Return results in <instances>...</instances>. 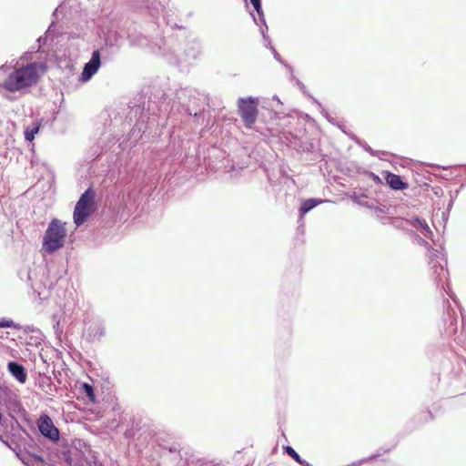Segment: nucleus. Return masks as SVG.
<instances>
[{"label": "nucleus", "mask_w": 466, "mask_h": 466, "mask_svg": "<svg viewBox=\"0 0 466 466\" xmlns=\"http://www.w3.org/2000/svg\"><path fill=\"white\" fill-rule=\"evenodd\" d=\"M96 193L92 187L86 188L79 197L76 205L92 209L95 205Z\"/></svg>", "instance_id": "obj_19"}, {"label": "nucleus", "mask_w": 466, "mask_h": 466, "mask_svg": "<svg viewBox=\"0 0 466 466\" xmlns=\"http://www.w3.org/2000/svg\"><path fill=\"white\" fill-rule=\"evenodd\" d=\"M17 275L23 281L28 282L31 279L30 269L28 268H20Z\"/></svg>", "instance_id": "obj_33"}, {"label": "nucleus", "mask_w": 466, "mask_h": 466, "mask_svg": "<svg viewBox=\"0 0 466 466\" xmlns=\"http://www.w3.org/2000/svg\"><path fill=\"white\" fill-rule=\"evenodd\" d=\"M0 405L7 410L8 415L11 418L20 415L32 427V420L29 419L28 413L19 400L18 395L6 386L0 387Z\"/></svg>", "instance_id": "obj_5"}, {"label": "nucleus", "mask_w": 466, "mask_h": 466, "mask_svg": "<svg viewBox=\"0 0 466 466\" xmlns=\"http://www.w3.org/2000/svg\"><path fill=\"white\" fill-rule=\"evenodd\" d=\"M359 174H364L366 175L367 177H369L377 186H383L384 185V182L382 180L381 177H380V176H378L377 174H375L374 172L372 171H370V170H366V169H363V170H359L358 171Z\"/></svg>", "instance_id": "obj_27"}, {"label": "nucleus", "mask_w": 466, "mask_h": 466, "mask_svg": "<svg viewBox=\"0 0 466 466\" xmlns=\"http://www.w3.org/2000/svg\"><path fill=\"white\" fill-rule=\"evenodd\" d=\"M454 202H455L454 199L450 198V200H449V202H448V204L446 206V210H448V212L451 211V209L453 208V205H454Z\"/></svg>", "instance_id": "obj_47"}, {"label": "nucleus", "mask_w": 466, "mask_h": 466, "mask_svg": "<svg viewBox=\"0 0 466 466\" xmlns=\"http://www.w3.org/2000/svg\"><path fill=\"white\" fill-rule=\"evenodd\" d=\"M208 96L192 87L180 88L174 98H168L158 86H148L147 91L135 96L128 101H120L100 114L105 130L113 137L119 147H133L143 137L157 136L160 115L167 117L182 111L197 119V123L208 127L210 112Z\"/></svg>", "instance_id": "obj_1"}, {"label": "nucleus", "mask_w": 466, "mask_h": 466, "mask_svg": "<svg viewBox=\"0 0 466 466\" xmlns=\"http://www.w3.org/2000/svg\"><path fill=\"white\" fill-rule=\"evenodd\" d=\"M364 141H365V140H363V139H361V138H359V139H358V141L356 142V144H357L359 147H361Z\"/></svg>", "instance_id": "obj_59"}, {"label": "nucleus", "mask_w": 466, "mask_h": 466, "mask_svg": "<svg viewBox=\"0 0 466 466\" xmlns=\"http://www.w3.org/2000/svg\"><path fill=\"white\" fill-rule=\"evenodd\" d=\"M43 118L36 119L32 121L27 127H25L24 130L25 140L28 143H32L35 137V135L38 134Z\"/></svg>", "instance_id": "obj_20"}, {"label": "nucleus", "mask_w": 466, "mask_h": 466, "mask_svg": "<svg viewBox=\"0 0 466 466\" xmlns=\"http://www.w3.org/2000/svg\"><path fill=\"white\" fill-rule=\"evenodd\" d=\"M7 370L10 375L19 383L24 384L27 380L26 368L16 360H9L7 362Z\"/></svg>", "instance_id": "obj_15"}, {"label": "nucleus", "mask_w": 466, "mask_h": 466, "mask_svg": "<svg viewBox=\"0 0 466 466\" xmlns=\"http://www.w3.org/2000/svg\"><path fill=\"white\" fill-rule=\"evenodd\" d=\"M283 453L290 456L297 463H301L303 458L290 446H283Z\"/></svg>", "instance_id": "obj_24"}, {"label": "nucleus", "mask_w": 466, "mask_h": 466, "mask_svg": "<svg viewBox=\"0 0 466 466\" xmlns=\"http://www.w3.org/2000/svg\"><path fill=\"white\" fill-rule=\"evenodd\" d=\"M80 391L92 402H96V395L95 387L88 382H82L80 385Z\"/></svg>", "instance_id": "obj_22"}, {"label": "nucleus", "mask_w": 466, "mask_h": 466, "mask_svg": "<svg viewBox=\"0 0 466 466\" xmlns=\"http://www.w3.org/2000/svg\"><path fill=\"white\" fill-rule=\"evenodd\" d=\"M258 15L262 17V0H249Z\"/></svg>", "instance_id": "obj_38"}, {"label": "nucleus", "mask_w": 466, "mask_h": 466, "mask_svg": "<svg viewBox=\"0 0 466 466\" xmlns=\"http://www.w3.org/2000/svg\"><path fill=\"white\" fill-rule=\"evenodd\" d=\"M451 298L452 299V300L455 302V303H458V299L455 298L454 294L452 295H450Z\"/></svg>", "instance_id": "obj_60"}, {"label": "nucleus", "mask_w": 466, "mask_h": 466, "mask_svg": "<svg viewBox=\"0 0 466 466\" xmlns=\"http://www.w3.org/2000/svg\"><path fill=\"white\" fill-rule=\"evenodd\" d=\"M53 373H54V376H55V378L56 379V380H58V383H61V380H59V378H58V376H61L60 371H57V372H56V371L54 370H53Z\"/></svg>", "instance_id": "obj_52"}, {"label": "nucleus", "mask_w": 466, "mask_h": 466, "mask_svg": "<svg viewBox=\"0 0 466 466\" xmlns=\"http://www.w3.org/2000/svg\"><path fill=\"white\" fill-rule=\"evenodd\" d=\"M312 101L314 104H316L318 106V107L319 108L320 110V113L321 115L331 124H335L334 123V118L331 117L329 115V112L323 107L322 104L315 97H312Z\"/></svg>", "instance_id": "obj_28"}, {"label": "nucleus", "mask_w": 466, "mask_h": 466, "mask_svg": "<svg viewBox=\"0 0 466 466\" xmlns=\"http://www.w3.org/2000/svg\"><path fill=\"white\" fill-rule=\"evenodd\" d=\"M24 329L25 332H31L34 330V327L33 326H25Z\"/></svg>", "instance_id": "obj_55"}, {"label": "nucleus", "mask_w": 466, "mask_h": 466, "mask_svg": "<svg viewBox=\"0 0 466 466\" xmlns=\"http://www.w3.org/2000/svg\"><path fill=\"white\" fill-rule=\"evenodd\" d=\"M58 326H59V323H56V326H54V328L56 329V333H57L58 329L56 327H58Z\"/></svg>", "instance_id": "obj_64"}, {"label": "nucleus", "mask_w": 466, "mask_h": 466, "mask_svg": "<svg viewBox=\"0 0 466 466\" xmlns=\"http://www.w3.org/2000/svg\"><path fill=\"white\" fill-rule=\"evenodd\" d=\"M56 22L52 21V23L50 24L49 27L47 28V30L46 32V35H48L49 36H51L52 40H54L55 38H57L61 35L60 32L56 31Z\"/></svg>", "instance_id": "obj_31"}, {"label": "nucleus", "mask_w": 466, "mask_h": 466, "mask_svg": "<svg viewBox=\"0 0 466 466\" xmlns=\"http://www.w3.org/2000/svg\"><path fill=\"white\" fill-rule=\"evenodd\" d=\"M35 458L38 461H43V457L41 455H35Z\"/></svg>", "instance_id": "obj_61"}, {"label": "nucleus", "mask_w": 466, "mask_h": 466, "mask_svg": "<svg viewBox=\"0 0 466 466\" xmlns=\"http://www.w3.org/2000/svg\"><path fill=\"white\" fill-rule=\"evenodd\" d=\"M450 213L451 212H448V210L445 209V211L442 212V220L444 223H447L448 219H449V216H450Z\"/></svg>", "instance_id": "obj_48"}, {"label": "nucleus", "mask_w": 466, "mask_h": 466, "mask_svg": "<svg viewBox=\"0 0 466 466\" xmlns=\"http://www.w3.org/2000/svg\"><path fill=\"white\" fill-rule=\"evenodd\" d=\"M152 5H157L160 7L161 13L165 18L167 15H169V13L172 11L169 7V0H154Z\"/></svg>", "instance_id": "obj_26"}, {"label": "nucleus", "mask_w": 466, "mask_h": 466, "mask_svg": "<svg viewBox=\"0 0 466 466\" xmlns=\"http://www.w3.org/2000/svg\"><path fill=\"white\" fill-rule=\"evenodd\" d=\"M53 373H54V376H55V378L56 379V380H58V383H61V380H59V378H58V376H61L60 371H57V372H56V371L54 370H53Z\"/></svg>", "instance_id": "obj_53"}, {"label": "nucleus", "mask_w": 466, "mask_h": 466, "mask_svg": "<svg viewBox=\"0 0 466 466\" xmlns=\"http://www.w3.org/2000/svg\"><path fill=\"white\" fill-rule=\"evenodd\" d=\"M463 187H465V184H461V187L458 189L454 190V191H450V198L455 200L458 198V196H459V194L461 192V189Z\"/></svg>", "instance_id": "obj_42"}, {"label": "nucleus", "mask_w": 466, "mask_h": 466, "mask_svg": "<svg viewBox=\"0 0 466 466\" xmlns=\"http://www.w3.org/2000/svg\"><path fill=\"white\" fill-rule=\"evenodd\" d=\"M424 222H425V220L423 218H420L418 216H414L411 218L410 224L414 228L420 229V228L424 224Z\"/></svg>", "instance_id": "obj_39"}, {"label": "nucleus", "mask_w": 466, "mask_h": 466, "mask_svg": "<svg viewBox=\"0 0 466 466\" xmlns=\"http://www.w3.org/2000/svg\"><path fill=\"white\" fill-rule=\"evenodd\" d=\"M48 36H49L48 35L45 34V35H41V36H39L36 39V42L38 43V47L39 48H42V47H44L46 45V41H47V37Z\"/></svg>", "instance_id": "obj_41"}, {"label": "nucleus", "mask_w": 466, "mask_h": 466, "mask_svg": "<svg viewBox=\"0 0 466 466\" xmlns=\"http://www.w3.org/2000/svg\"><path fill=\"white\" fill-rule=\"evenodd\" d=\"M167 25L171 29H178L180 32L176 35H170L162 38L164 51L174 55L177 59L190 63L202 56V42L194 34L186 35L185 28L177 23L171 24L169 20Z\"/></svg>", "instance_id": "obj_2"}, {"label": "nucleus", "mask_w": 466, "mask_h": 466, "mask_svg": "<svg viewBox=\"0 0 466 466\" xmlns=\"http://www.w3.org/2000/svg\"><path fill=\"white\" fill-rule=\"evenodd\" d=\"M423 416L425 417L426 420L432 419V414L430 410H427L426 412H424Z\"/></svg>", "instance_id": "obj_50"}, {"label": "nucleus", "mask_w": 466, "mask_h": 466, "mask_svg": "<svg viewBox=\"0 0 466 466\" xmlns=\"http://www.w3.org/2000/svg\"><path fill=\"white\" fill-rule=\"evenodd\" d=\"M421 234L425 237V238H432L433 237V232L431 231V229L430 228V227L428 226V224L426 223V221L424 222V224L419 229Z\"/></svg>", "instance_id": "obj_37"}, {"label": "nucleus", "mask_w": 466, "mask_h": 466, "mask_svg": "<svg viewBox=\"0 0 466 466\" xmlns=\"http://www.w3.org/2000/svg\"><path fill=\"white\" fill-rule=\"evenodd\" d=\"M66 224L53 218L47 225L42 240V248L47 254H54L62 248L66 238Z\"/></svg>", "instance_id": "obj_4"}, {"label": "nucleus", "mask_w": 466, "mask_h": 466, "mask_svg": "<svg viewBox=\"0 0 466 466\" xmlns=\"http://www.w3.org/2000/svg\"><path fill=\"white\" fill-rule=\"evenodd\" d=\"M95 337H97L100 339L101 337L105 336V329L104 328H98L96 333L94 334Z\"/></svg>", "instance_id": "obj_46"}, {"label": "nucleus", "mask_w": 466, "mask_h": 466, "mask_svg": "<svg viewBox=\"0 0 466 466\" xmlns=\"http://www.w3.org/2000/svg\"><path fill=\"white\" fill-rule=\"evenodd\" d=\"M102 66L101 48L94 49L90 59L84 65L83 70L79 75L78 80L81 83H86L98 72Z\"/></svg>", "instance_id": "obj_11"}, {"label": "nucleus", "mask_w": 466, "mask_h": 466, "mask_svg": "<svg viewBox=\"0 0 466 466\" xmlns=\"http://www.w3.org/2000/svg\"><path fill=\"white\" fill-rule=\"evenodd\" d=\"M360 190H362L361 194H358L357 192L354 191L349 196L350 198L351 199V201L354 202L355 204H362L361 198H368L367 193H366L367 189L360 188Z\"/></svg>", "instance_id": "obj_29"}, {"label": "nucleus", "mask_w": 466, "mask_h": 466, "mask_svg": "<svg viewBox=\"0 0 466 466\" xmlns=\"http://www.w3.org/2000/svg\"><path fill=\"white\" fill-rule=\"evenodd\" d=\"M440 192L442 194L443 191L441 187H436L435 190H434V194L439 196Z\"/></svg>", "instance_id": "obj_57"}, {"label": "nucleus", "mask_w": 466, "mask_h": 466, "mask_svg": "<svg viewBox=\"0 0 466 466\" xmlns=\"http://www.w3.org/2000/svg\"><path fill=\"white\" fill-rule=\"evenodd\" d=\"M103 46L100 47L101 50L105 48H108L111 52H116L120 47L121 36L115 30H106L103 31Z\"/></svg>", "instance_id": "obj_16"}, {"label": "nucleus", "mask_w": 466, "mask_h": 466, "mask_svg": "<svg viewBox=\"0 0 466 466\" xmlns=\"http://www.w3.org/2000/svg\"><path fill=\"white\" fill-rule=\"evenodd\" d=\"M359 205L365 207V208H373V206L370 205L369 202L362 201V204H359Z\"/></svg>", "instance_id": "obj_51"}, {"label": "nucleus", "mask_w": 466, "mask_h": 466, "mask_svg": "<svg viewBox=\"0 0 466 466\" xmlns=\"http://www.w3.org/2000/svg\"><path fill=\"white\" fill-rule=\"evenodd\" d=\"M56 456L61 461H64L67 466H77V463L72 457V451L69 448H66L59 451Z\"/></svg>", "instance_id": "obj_21"}, {"label": "nucleus", "mask_w": 466, "mask_h": 466, "mask_svg": "<svg viewBox=\"0 0 466 466\" xmlns=\"http://www.w3.org/2000/svg\"><path fill=\"white\" fill-rule=\"evenodd\" d=\"M444 253V248L441 250L432 249L431 251V268L433 269L434 280L438 288L445 291L448 295L450 293L446 290L445 280H448L449 271L446 268L447 259Z\"/></svg>", "instance_id": "obj_6"}, {"label": "nucleus", "mask_w": 466, "mask_h": 466, "mask_svg": "<svg viewBox=\"0 0 466 466\" xmlns=\"http://www.w3.org/2000/svg\"><path fill=\"white\" fill-rule=\"evenodd\" d=\"M12 420H14V422L15 423L16 425V428L22 431L31 441H34L32 436L28 433V431L19 423V421L15 419V417L14 416V418H12Z\"/></svg>", "instance_id": "obj_40"}, {"label": "nucleus", "mask_w": 466, "mask_h": 466, "mask_svg": "<svg viewBox=\"0 0 466 466\" xmlns=\"http://www.w3.org/2000/svg\"><path fill=\"white\" fill-rule=\"evenodd\" d=\"M421 234L425 237V238H432L433 237V232L431 231V229L430 228V227L428 226V224L426 223V221L424 222V224L419 229Z\"/></svg>", "instance_id": "obj_35"}, {"label": "nucleus", "mask_w": 466, "mask_h": 466, "mask_svg": "<svg viewBox=\"0 0 466 466\" xmlns=\"http://www.w3.org/2000/svg\"><path fill=\"white\" fill-rule=\"evenodd\" d=\"M421 234L425 237V238H432L433 237V232L431 231V229L430 228V227L428 226V224L426 223V221L424 222V224L419 229Z\"/></svg>", "instance_id": "obj_36"}, {"label": "nucleus", "mask_w": 466, "mask_h": 466, "mask_svg": "<svg viewBox=\"0 0 466 466\" xmlns=\"http://www.w3.org/2000/svg\"><path fill=\"white\" fill-rule=\"evenodd\" d=\"M258 100L256 97H239L238 100V108L239 116L246 127L250 128L257 121L258 115Z\"/></svg>", "instance_id": "obj_7"}, {"label": "nucleus", "mask_w": 466, "mask_h": 466, "mask_svg": "<svg viewBox=\"0 0 466 466\" xmlns=\"http://www.w3.org/2000/svg\"><path fill=\"white\" fill-rule=\"evenodd\" d=\"M351 138V140H353L355 143L358 141V139L360 138L359 137H357L356 135H351L350 137Z\"/></svg>", "instance_id": "obj_58"}, {"label": "nucleus", "mask_w": 466, "mask_h": 466, "mask_svg": "<svg viewBox=\"0 0 466 466\" xmlns=\"http://www.w3.org/2000/svg\"><path fill=\"white\" fill-rule=\"evenodd\" d=\"M392 447H381L375 453H380V455L377 457L379 458L381 454L387 453L390 451Z\"/></svg>", "instance_id": "obj_45"}, {"label": "nucleus", "mask_w": 466, "mask_h": 466, "mask_svg": "<svg viewBox=\"0 0 466 466\" xmlns=\"http://www.w3.org/2000/svg\"><path fill=\"white\" fill-rule=\"evenodd\" d=\"M291 78L295 80V84L296 86L299 88V90L306 96H308L309 97H310L312 99V96L310 94H309L307 92V88H306V86L298 78H296L294 76H293V73L291 74Z\"/></svg>", "instance_id": "obj_34"}, {"label": "nucleus", "mask_w": 466, "mask_h": 466, "mask_svg": "<svg viewBox=\"0 0 466 466\" xmlns=\"http://www.w3.org/2000/svg\"><path fill=\"white\" fill-rule=\"evenodd\" d=\"M304 228H305V222H304V218H302V221L300 220V216L299 215V218H298V231L299 232H303L304 231Z\"/></svg>", "instance_id": "obj_43"}, {"label": "nucleus", "mask_w": 466, "mask_h": 466, "mask_svg": "<svg viewBox=\"0 0 466 466\" xmlns=\"http://www.w3.org/2000/svg\"><path fill=\"white\" fill-rule=\"evenodd\" d=\"M304 151L307 153H311L314 155L312 160H317L318 157H323V155L320 153L319 150H318L315 147V144L310 142L309 143L306 147L304 148Z\"/></svg>", "instance_id": "obj_30"}, {"label": "nucleus", "mask_w": 466, "mask_h": 466, "mask_svg": "<svg viewBox=\"0 0 466 466\" xmlns=\"http://www.w3.org/2000/svg\"><path fill=\"white\" fill-rule=\"evenodd\" d=\"M165 449L167 450L170 453H177V452L180 451L179 446H177L176 444L166 447Z\"/></svg>", "instance_id": "obj_44"}, {"label": "nucleus", "mask_w": 466, "mask_h": 466, "mask_svg": "<svg viewBox=\"0 0 466 466\" xmlns=\"http://www.w3.org/2000/svg\"><path fill=\"white\" fill-rule=\"evenodd\" d=\"M4 328H10L15 330H20L22 329V326L16 322H15L13 319L8 318H0V329Z\"/></svg>", "instance_id": "obj_23"}, {"label": "nucleus", "mask_w": 466, "mask_h": 466, "mask_svg": "<svg viewBox=\"0 0 466 466\" xmlns=\"http://www.w3.org/2000/svg\"><path fill=\"white\" fill-rule=\"evenodd\" d=\"M46 63L33 62L12 71L1 83L8 92H17L35 85L46 70Z\"/></svg>", "instance_id": "obj_3"}, {"label": "nucleus", "mask_w": 466, "mask_h": 466, "mask_svg": "<svg viewBox=\"0 0 466 466\" xmlns=\"http://www.w3.org/2000/svg\"><path fill=\"white\" fill-rule=\"evenodd\" d=\"M329 202L327 198H309L303 199L299 208V215L300 216V220L302 221V218L305 217L307 213L311 211L313 208L320 205L321 203Z\"/></svg>", "instance_id": "obj_17"}, {"label": "nucleus", "mask_w": 466, "mask_h": 466, "mask_svg": "<svg viewBox=\"0 0 466 466\" xmlns=\"http://www.w3.org/2000/svg\"><path fill=\"white\" fill-rule=\"evenodd\" d=\"M383 179L387 187L394 191H402L408 189L410 185L403 179L400 175L392 173L390 170H383L381 172Z\"/></svg>", "instance_id": "obj_14"}, {"label": "nucleus", "mask_w": 466, "mask_h": 466, "mask_svg": "<svg viewBox=\"0 0 466 466\" xmlns=\"http://www.w3.org/2000/svg\"><path fill=\"white\" fill-rule=\"evenodd\" d=\"M463 319V316L461 317ZM442 320L444 323V333L448 337H453V339L461 344L464 343L466 339V327L462 320L461 330L459 335L458 332V319L455 312L448 308L443 313Z\"/></svg>", "instance_id": "obj_8"}, {"label": "nucleus", "mask_w": 466, "mask_h": 466, "mask_svg": "<svg viewBox=\"0 0 466 466\" xmlns=\"http://www.w3.org/2000/svg\"><path fill=\"white\" fill-rule=\"evenodd\" d=\"M152 9H153L154 11H156L157 13H158V8H157V6H153V7H152Z\"/></svg>", "instance_id": "obj_63"}, {"label": "nucleus", "mask_w": 466, "mask_h": 466, "mask_svg": "<svg viewBox=\"0 0 466 466\" xmlns=\"http://www.w3.org/2000/svg\"><path fill=\"white\" fill-rule=\"evenodd\" d=\"M53 373H54V376H55V378L56 379V380H58V383H61V380H59V378H58V376H61L60 371H57V372H56V371L54 370H53Z\"/></svg>", "instance_id": "obj_54"}, {"label": "nucleus", "mask_w": 466, "mask_h": 466, "mask_svg": "<svg viewBox=\"0 0 466 466\" xmlns=\"http://www.w3.org/2000/svg\"><path fill=\"white\" fill-rule=\"evenodd\" d=\"M157 183L158 177H157L156 173L150 175L144 174L141 179L137 178L133 183L135 187H139V190L136 191L134 188L128 193L127 197L128 198L136 199L137 196L140 194L150 195L156 188Z\"/></svg>", "instance_id": "obj_12"}, {"label": "nucleus", "mask_w": 466, "mask_h": 466, "mask_svg": "<svg viewBox=\"0 0 466 466\" xmlns=\"http://www.w3.org/2000/svg\"><path fill=\"white\" fill-rule=\"evenodd\" d=\"M364 151H366L367 153H369L370 156L372 157H379L380 159H382V157H380V155H389L390 153L387 152V151H380V150H375L373 149L371 147L369 146V144L364 141L362 146L360 147Z\"/></svg>", "instance_id": "obj_25"}, {"label": "nucleus", "mask_w": 466, "mask_h": 466, "mask_svg": "<svg viewBox=\"0 0 466 466\" xmlns=\"http://www.w3.org/2000/svg\"><path fill=\"white\" fill-rule=\"evenodd\" d=\"M249 13H250V15L253 18L254 23L259 27V32H260V34L262 35V38H263V40L265 42V46L271 51L274 58L279 63L283 65L289 71L290 74H292L293 73V67L291 66V65L287 63L281 57L279 53L275 49V47L272 46L270 37L268 35V25L266 23L264 12L262 11V17L260 15H258V18L256 17L255 14L253 12H249Z\"/></svg>", "instance_id": "obj_9"}, {"label": "nucleus", "mask_w": 466, "mask_h": 466, "mask_svg": "<svg viewBox=\"0 0 466 466\" xmlns=\"http://www.w3.org/2000/svg\"><path fill=\"white\" fill-rule=\"evenodd\" d=\"M36 426L39 433L46 440L52 442H58L61 438L60 431L55 426L51 417L43 412L36 420Z\"/></svg>", "instance_id": "obj_10"}, {"label": "nucleus", "mask_w": 466, "mask_h": 466, "mask_svg": "<svg viewBox=\"0 0 466 466\" xmlns=\"http://www.w3.org/2000/svg\"><path fill=\"white\" fill-rule=\"evenodd\" d=\"M301 466H312L309 462H308L306 460H302L301 463H299Z\"/></svg>", "instance_id": "obj_56"}, {"label": "nucleus", "mask_w": 466, "mask_h": 466, "mask_svg": "<svg viewBox=\"0 0 466 466\" xmlns=\"http://www.w3.org/2000/svg\"><path fill=\"white\" fill-rule=\"evenodd\" d=\"M40 358L45 365L46 370H39L35 372V383L47 394H52L55 385L52 381V378L46 374L49 368V363L46 359L40 354Z\"/></svg>", "instance_id": "obj_13"}, {"label": "nucleus", "mask_w": 466, "mask_h": 466, "mask_svg": "<svg viewBox=\"0 0 466 466\" xmlns=\"http://www.w3.org/2000/svg\"><path fill=\"white\" fill-rule=\"evenodd\" d=\"M91 213L92 209L76 205L73 212V220L76 227L78 228L86 222Z\"/></svg>", "instance_id": "obj_18"}, {"label": "nucleus", "mask_w": 466, "mask_h": 466, "mask_svg": "<svg viewBox=\"0 0 466 466\" xmlns=\"http://www.w3.org/2000/svg\"><path fill=\"white\" fill-rule=\"evenodd\" d=\"M0 441L8 449L15 451L17 456H19L20 447L17 443H15V447H13L12 443L8 440H5L3 435H0Z\"/></svg>", "instance_id": "obj_32"}, {"label": "nucleus", "mask_w": 466, "mask_h": 466, "mask_svg": "<svg viewBox=\"0 0 466 466\" xmlns=\"http://www.w3.org/2000/svg\"><path fill=\"white\" fill-rule=\"evenodd\" d=\"M375 210L377 212H384V210L382 208H380V207L375 208Z\"/></svg>", "instance_id": "obj_62"}, {"label": "nucleus", "mask_w": 466, "mask_h": 466, "mask_svg": "<svg viewBox=\"0 0 466 466\" xmlns=\"http://www.w3.org/2000/svg\"><path fill=\"white\" fill-rule=\"evenodd\" d=\"M431 166L436 169H441V170H447L450 167L448 166H441V165H437V164H432Z\"/></svg>", "instance_id": "obj_49"}]
</instances>
